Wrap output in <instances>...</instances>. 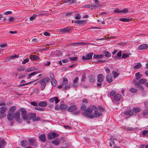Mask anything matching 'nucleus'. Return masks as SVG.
Masks as SVG:
<instances>
[{
    "label": "nucleus",
    "mask_w": 148,
    "mask_h": 148,
    "mask_svg": "<svg viewBox=\"0 0 148 148\" xmlns=\"http://www.w3.org/2000/svg\"><path fill=\"white\" fill-rule=\"evenodd\" d=\"M39 138L42 142H45L46 140V136L45 134H42L40 136Z\"/></svg>",
    "instance_id": "4be33fe9"
},
{
    "label": "nucleus",
    "mask_w": 148,
    "mask_h": 148,
    "mask_svg": "<svg viewBox=\"0 0 148 148\" xmlns=\"http://www.w3.org/2000/svg\"><path fill=\"white\" fill-rule=\"evenodd\" d=\"M98 109L100 111L102 112H104L105 111V109L101 106H98Z\"/></svg>",
    "instance_id": "8fccbe9b"
},
{
    "label": "nucleus",
    "mask_w": 148,
    "mask_h": 148,
    "mask_svg": "<svg viewBox=\"0 0 148 148\" xmlns=\"http://www.w3.org/2000/svg\"><path fill=\"white\" fill-rule=\"evenodd\" d=\"M129 56L128 54L125 53H123L122 56V58H125L127 57H128Z\"/></svg>",
    "instance_id": "864d4df0"
},
{
    "label": "nucleus",
    "mask_w": 148,
    "mask_h": 148,
    "mask_svg": "<svg viewBox=\"0 0 148 148\" xmlns=\"http://www.w3.org/2000/svg\"><path fill=\"white\" fill-rule=\"evenodd\" d=\"M112 74L114 75V78H116L119 75V74L115 71H113L112 72Z\"/></svg>",
    "instance_id": "c03bdc74"
},
{
    "label": "nucleus",
    "mask_w": 148,
    "mask_h": 148,
    "mask_svg": "<svg viewBox=\"0 0 148 148\" xmlns=\"http://www.w3.org/2000/svg\"><path fill=\"white\" fill-rule=\"evenodd\" d=\"M92 112V109L91 108H88L84 111V112L83 113V114L85 116L90 119H93L94 118V116L92 114H91Z\"/></svg>",
    "instance_id": "7ed1b4c3"
},
{
    "label": "nucleus",
    "mask_w": 148,
    "mask_h": 148,
    "mask_svg": "<svg viewBox=\"0 0 148 148\" xmlns=\"http://www.w3.org/2000/svg\"><path fill=\"white\" fill-rule=\"evenodd\" d=\"M133 83L135 84V86L136 87L141 89L143 90H144V87L143 86L138 84L137 82H136V80L134 79Z\"/></svg>",
    "instance_id": "9b49d317"
},
{
    "label": "nucleus",
    "mask_w": 148,
    "mask_h": 148,
    "mask_svg": "<svg viewBox=\"0 0 148 148\" xmlns=\"http://www.w3.org/2000/svg\"><path fill=\"white\" fill-rule=\"evenodd\" d=\"M14 118V113H12L11 112H9L7 115V119L9 121H11L13 120Z\"/></svg>",
    "instance_id": "f8f14e48"
},
{
    "label": "nucleus",
    "mask_w": 148,
    "mask_h": 148,
    "mask_svg": "<svg viewBox=\"0 0 148 148\" xmlns=\"http://www.w3.org/2000/svg\"><path fill=\"white\" fill-rule=\"evenodd\" d=\"M68 84V80L66 78H64L63 80L62 85L64 86L67 84Z\"/></svg>",
    "instance_id": "e433bc0d"
},
{
    "label": "nucleus",
    "mask_w": 148,
    "mask_h": 148,
    "mask_svg": "<svg viewBox=\"0 0 148 148\" xmlns=\"http://www.w3.org/2000/svg\"><path fill=\"white\" fill-rule=\"evenodd\" d=\"M92 108L93 110L95 112H97L98 108L96 107V106L95 105H93L92 106Z\"/></svg>",
    "instance_id": "09e8293b"
},
{
    "label": "nucleus",
    "mask_w": 148,
    "mask_h": 148,
    "mask_svg": "<svg viewBox=\"0 0 148 148\" xmlns=\"http://www.w3.org/2000/svg\"><path fill=\"white\" fill-rule=\"evenodd\" d=\"M21 115L23 119L25 120L32 119L34 121H39L40 119L39 117H36V115L35 113H29L27 114V111L25 109H21Z\"/></svg>",
    "instance_id": "f257e3e1"
},
{
    "label": "nucleus",
    "mask_w": 148,
    "mask_h": 148,
    "mask_svg": "<svg viewBox=\"0 0 148 148\" xmlns=\"http://www.w3.org/2000/svg\"><path fill=\"white\" fill-rule=\"evenodd\" d=\"M16 109V108L15 106H13L10 107L9 109V112H11L12 113H13L15 110Z\"/></svg>",
    "instance_id": "473e14b6"
},
{
    "label": "nucleus",
    "mask_w": 148,
    "mask_h": 148,
    "mask_svg": "<svg viewBox=\"0 0 148 148\" xmlns=\"http://www.w3.org/2000/svg\"><path fill=\"white\" fill-rule=\"evenodd\" d=\"M36 80H34V81H32L31 82H28V83H25V84H21V85H18V87H21L22 86H25V85H28V84H31L32 82H34V81H36Z\"/></svg>",
    "instance_id": "a19ab883"
},
{
    "label": "nucleus",
    "mask_w": 148,
    "mask_h": 148,
    "mask_svg": "<svg viewBox=\"0 0 148 148\" xmlns=\"http://www.w3.org/2000/svg\"><path fill=\"white\" fill-rule=\"evenodd\" d=\"M70 87V85H68L67 86H65L62 89L63 90H66L67 89H69Z\"/></svg>",
    "instance_id": "6e6d98bb"
},
{
    "label": "nucleus",
    "mask_w": 148,
    "mask_h": 148,
    "mask_svg": "<svg viewBox=\"0 0 148 148\" xmlns=\"http://www.w3.org/2000/svg\"><path fill=\"white\" fill-rule=\"evenodd\" d=\"M37 69L35 67H31L25 70V71L26 72H29L32 71H35Z\"/></svg>",
    "instance_id": "7c9ffc66"
},
{
    "label": "nucleus",
    "mask_w": 148,
    "mask_h": 148,
    "mask_svg": "<svg viewBox=\"0 0 148 148\" xmlns=\"http://www.w3.org/2000/svg\"><path fill=\"white\" fill-rule=\"evenodd\" d=\"M147 81V80L145 78H143L140 79L138 81V83L139 84H143L145 82Z\"/></svg>",
    "instance_id": "c756f323"
},
{
    "label": "nucleus",
    "mask_w": 148,
    "mask_h": 148,
    "mask_svg": "<svg viewBox=\"0 0 148 148\" xmlns=\"http://www.w3.org/2000/svg\"><path fill=\"white\" fill-rule=\"evenodd\" d=\"M124 114L125 115H129L132 116L133 114V112L132 110H130L128 111H125L124 112Z\"/></svg>",
    "instance_id": "6ab92c4d"
},
{
    "label": "nucleus",
    "mask_w": 148,
    "mask_h": 148,
    "mask_svg": "<svg viewBox=\"0 0 148 148\" xmlns=\"http://www.w3.org/2000/svg\"><path fill=\"white\" fill-rule=\"evenodd\" d=\"M59 136V134L55 132H53L48 134V139L49 140H51L54 138H56Z\"/></svg>",
    "instance_id": "20e7f679"
},
{
    "label": "nucleus",
    "mask_w": 148,
    "mask_h": 148,
    "mask_svg": "<svg viewBox=\"0 0 148 148\" xmlns=\"http://www.w3.org/2000/svg\"><path fill=\"white\" fill-rule=\"evenodd\" d=\"M83 7L88 8H90L92 10L93 9L97 7V6L94 4H86L83 6Z\"/></svg>",
    "instance_id": "1a4fd4ad"
},
{
    "label": "nucleus",
    "mask_w": 148,
    "mask_h": 148,
    "mask_svg": "<svg viewBox=\"0 0 148 148\" xmlns=\"http://www.w3.org/2000/svg\"><path fill=\"white\" fill-rule=\"evenodd\" d=\"M82 77L81 79L82 82H84L85 81L86 75L85 74H83L82 76Z\"/></svg>",
    "instance_id": "5fc2aeb1"
},
{
    "label": "nucleus",
    "mask_w": 148,
    "mask_h": 148,
    "mask_svg": "<svg viewBox=\"0 0 148 148\" xmlns=\"http://www.w3.org/2000/svg\"><path fill=\"white\" fill-rule=\"evenodd\" d=\"M29 141L30 144L34 146H35L36 145L35 140L33 139H30Z\"/></svg>",
    "instance_id": "bb28decb"
},
{
    "label": "nucleus",
    "mask_w": 148,
    "mask_h": 148,
    "mask_svg": "<svg viewBox=\"0 0 148 148\" xmlns=\"http://www.w3.org/2000/svg\"><path fill=\"white\" fill-rule=\"evenodd\" d=\"M136 80L139 79L140 77H142V75L140 74L139 72L136 73Z\"/></svg>",
    "instance_id": "c85d7f7f"
},
{
    "label": "nucleus",
    "mask_w": 148,
    "mask_h": 148,
    "mask_svg": "<svg viewBox=\"0 0 148 148\" xmlns=\"http://www.w3.org/2000/svg\"><path fill=\"white\" fill-rule=\"evenodd\" d=\"M21 146L23 147H25L27 145V142L25 140H23L21 142Z\"/></svg>",
    "instance_id": "5701e85b"
},
{
    "label": "nucleus",
    "mask_w": 148,
    "mask_h": 148,
    "mask_svg": "<svg viewBox=\"0 0 148 148\" xmlns=\"http://www.w3.org/2000/svg\"><path fill=\"white\" fill-rule=\"evenodd\" d=\"M102 115V113L101 112H95L94 113V114L93 115V116H94V117H98L99 116H101Z\"/></svg>",
    "instance_id": "4c0bfd02"
},
{
    "label": "nucleus",
    "mask_w": 148,
    "mask_h": 148,
    "mask_svg": "<svg viewBox=\"0 0 148 148\" xmlns=\"http://www.w3.org/2000/svg\"><path fill=\"white\" fill-rule=\"evenodd\" d=\"M60 143V139L59 138H57L54 140L52 141L51 143L57 146Z\"/></svg>",
    "instance_id": "dca6fc26"
},
{
    "label": "nucleus",
    "mask_w": 148,
    "mask_h": 148,
    "mask_svg": "<svg viewBox=\"0 0 148 148\" xmlns=\"http://www.w3.org/2000/svg\"><path fill=\"white\" fill-rule=\"evenodd\" d=\"M67 108V106L64 104H61L60 106V109L62 110L66 109Z\"/></svg>",
    "instance_id": "c9c22d12"
},
{
    "label": "nucleus",
    "mask_w": 148,
    "mask_h": 148,
    "mask_svg": "<svg viewBox=\"0 0 148 148\" xmlns=\"http://www.w3.org/2000/svg\"><path fill=\"white\" fill-rule=\"evenodd\" d=\"M36 15H34L33 16H31L29 18V20L30 21H33V20L35 19L36 17Z\"/></svg>",
    "instance_id": "0e129e2a"
},
{
    "label": "nucleus",
    "mask_w": 148,
    "mask_h": 148,
    "mask_svg": "<svg viewBox=\"0 0 148 148\" xmlns=\"http://www.w3.org/2000/svg\"><path fill=\"white\" fill-rule=\"evenodd\" d=\"M77 109V107L75 105H73L68 108L67 111L69 112H72L75 110Z\"/></svg>",
    "instance_id": "9d476101"
},
{
    "label": "nucleus",
    "mask_w": 148,
    "mask_h": 148,
    "mask_svg": "<svg viewBox=\"0 0 148 148\" xmlns=\"http://www.w3.org/2000/svg\"><path fill=\"white\" fill-rule=\"evenodd\" d=\"M24 109V108H21L20 110H18L15 113L14 115L15 119L17 121L20 120V114H21V109Z\"/></svg>",
    "instance_id": "423d86ee"
},
{
    "label": "nucleus",
    "mask_w": 148,
    "mask_h": 148,
    "mask_svg": "<svg viewBox=\"0 0 148 148\" xmlns=\"http://www.w3.org/2000/svg\"><path fill=\"white\" fill-rule=\"evenodd\" d=\"M79 79V77H75L73 80V86L74 87H76L77 86V81Z\"/></svg>",
    "instance_id": "aec40b11"
},
{
    "label": "nucleus",
    "mask_w": 148,
    "mask_h": 148,
    "mask_svg": "<svg viewBox=\"0 0 148 148\" xmlns=\"http://www.w3.org/2000/svg\"><path fill=\"white\" fill-rule=\"evenodd\" d=\"M7 108L6 107H2L0 108V113L4 114L7 110Z\"/></svg>",
    "instance_id": "a211bd4d"
},
{
    "label": "nucleus",
    "mask_w": 148,
    "mask_h": 148,
    "mask_svg": "<svg viewBox=\"0 0 148 148\" xmlns=\"http://www.w3.org/2000/svg\"><path fill=\"white\" fill-rule=\"evenodd\" d=\"M114 98L115 100L119 101L121 98V95L120 94H117L114 96Z\"/></svg>",
    "instance_id": "412c9836"
},
{
    "label": "nucleus",
    "mask_w": 148,
    "mask_h": 148,
    "mask_svg": "<svg viewBox=\"0 0 148 148\" xmlns=\"http://www.w3.org/2000/svg\"><path fill=\"white\" fill-rule=\"evenodd\" d=\"M129 91L130 92L133 93H136L137 92V89L133 88H131L130 89Z\"/></svg>",
    "instance_id": "37998d69"
},
{
    "label": "nucleus",
    "mask_w": 148,
    "mask_h": 148,
    "mask_svg": "<svg viewBox=\"0 0 148 148\" xmlns=\"http://www.w3.org/2000/svg\"><path fill=\"white\" fill-rule=\"evenodd\" d=\"M104 77L102 74H100L97 75V80L98 82L102 83L103 81Z\"/></svg>",
    "instance_id": "6e6552de"
},
{
    "label": "nucleus",
    "mask_w": 148,
    "mask_h": 148,
    "mask_svg": "<svg viewBox=\"0 0 148 148\" xmlns=\"http://www.w3.org/2000/svg\"><path fill=\"white\" fill-rule=\"evenodd\" d=\"M142 66V65L140 63H138L136 65L133 67L134 69H140Z\"/></svg>",
    "instance_id": "2f4dec72"
},
{
    "label": "nucleus",
    "mask_w": 148,
    "mask_h": 148,
    "mask_svg": "<svg viewBox=\"0 0 148 148\" xmlns=\"http://www.w3.org/2000/svg\"><path fill=\"white\" fill-rule=\"evenodd\" d=\"M29 58L32 60H37L39 59V57L36 55H30Z\"/></svg>",
    "instance_id": "4468645a"
},
{
    "label": "nucleus",
    "mask_w": 148,
    "mask_h": 148,
    "mask_svg": "<svg viewBox=\"0 0 148 148\" xmlns=\"http://www.w3.org/2000/svg\"><path fill=\"white\" fill-rule=\"evenodd\" d=\"M86 105L84 104H83L80 108L81 110L82 111H84L86 110Z\"/></svg>",
    "instance_id": "49530a36"
},
{
    "label": "nucleus",
    "mask_w": 148,
    "mask_h": 148,
    "mask_svg": "<svg viewBox=\"0 0 148 148\" xmlns=\"http://www.w3.org/2000/svg\"><path fill=\"white\" fill-rule=\"evenodd\" d=\"M49 101L50 102H53L54 101H55V103L56 104L59 102L60 100L58 99L57 97H54L50 99L49 100Z\"/></svg>",
    "instance_id": "ddd939ff"
},
{
    "label": "nucleus",
    "mask_w": 148,
    "mask_h": 148,
    "mask_svg": "<svg viewBox=\"0 0 148 148\" xmlns=\"http://www.w3.org/2000/svg\"><path fill=\"white\" fill-rule=\"evenodd\" d=\"M132 111L134 113H137L140 111V108L138 107L133 108Z\"/></svg>",
    "instance_id": "cd10ccee"
},
{
    "label": "nucleus",
    "mask_w": 148,
    "mask_h": 148,
    "mask_svg": "<svg viewBox=\"0 0 148 148\" xmlns=\"http://www.w3.org/2000/svg\"><path fill=\"white\" fill-rule=\"evenodd\" d=\"M106 81L109 83H110L112 81V77L111 75H108L106 77Z\"/></svg>",
    "instance_id": "f3484780"
},
{
    "label": "nucleus",
    "mask_w": 148,
    "mask_h": 148,
    "mask_svg": "<svg viewBox=\"0 0 148 148\" xmlns=\"http://www.w3.org/2000/svg\"><path fill=\"white\" fill-rule=\"evenodd\" d=\"M122 55L121 51H120L117 54V57H120Z\"/></svg>",
    "instance_id": "774afa93"
},
{
    "label": "nucleus",
    "mask_w": 148,
    "mask_h": 148,
    "mask_svg": "<svg viewBox=\"0 0 148 148\" xmlns=\"http://www.w3.org/2000/svg\"><path fill=\"white\" fill-rule=\"evenodd\" d=\"M29 61V59L28 58H26L25 59L23 60L22 62V64H25L26 62H28Z\"/></svg>",
    "instance_id": "4d7b16f0"
},
{
    "label": "nucleus",
    "mask_w": 148,
    "mask_h": 148,
    "mask_svg": "<svg viewBox=\"0 0 148 148\" xmlns=\"http://www.w3.org/2000/svg\"><path fill=\"white\" fill-rule=\"evenodd\" d=\"M36 110H42L43 111L44 110V109L43 108H40V107H36L34 108Z\"/></svg>",
    "instance_id": "13d9d810"
},
{
    "label": "nucleus",
    "mask_w": 148,
    "mask_h": 148,
    "mask_svg": "<svg viewBox=\"0 0 148 148\" xmlns=\"http://www.w3.org/2000/svg\"><path fill=\"white\" fill-rule=\"evenodd\" d=\"M6 145L5 142L4 140L1 141L0 142V148H4V146Z\"/></svg>",
    "instance_id": "a878e982"
},
{
    "label": "nucleus",
    "mask_w": 148,
    "mask_h": 148,
    "mask_svg": "<svg viewBox=\"0 0 148 148\" xmlns=\"http://www.w3.org/2000/svg\"><path fill=\"white\" fill-rule=\"evenodd\" d=\"M31 104L32 105L34 106H38V104L37 103L34 102V101H32L31 102Z\"/></svg>",
    "instance_id": "338daca9"
},
{
    "label": "nucleus",
    "mask_w": 148,
    "mask_h": 148,
    "mask_svg": "<svg viewBox=\"0 0 148 148\" xmlns=\"http://www.w3.org/2000/svg\"><path fill=\"white\" fill-rule=\"evenodd\" d=\"M71 31V28L69 27L65 28L60 29L59 30V32L61 34L70 33Z\"/></svg>",
    "instance_id": "39448f33"
},
{
    "label": "nucleus",
    "mask_w": 148,
    "mask_h": 148,
    "mask_svg": "<svg viewBox=\"0 0 148 148\" xmlns=\"http://www.w3.org/2000/svg\"><path fill=\"white\" fill-rule=\"evenodd\" d=\"M103 55H94L93 56V58L95 59H99L102 58L103 57Z\"/></svg>",
    "instance_id": "72a5a7b5"
},
{
    "label": "nucleus",
    "mask_w": 148,
    "mask_h": 148,
    "mask_svg": "<svg viewBox=\"0 0 148 148\" xmlns=\"http://www.w3.org/2000/svg\"><path fill=\"white\" fill-rule=\"evenodd\" d=\"M51 84L53 86H55L56 85L57 81L56 80L54 79H53L51 81Z\"/></svg>",
    "instance_id": "79ce46f5"
},
{
    "label": "nucleus",
    "mask_w": 148,
    "mask_h": 148,
    "mask_svg": "<svg viewBox=\"0 0 148 148\" xmlns=\"http://www.w3.org/2000/svg\"><path fill=\"white\" fill-rule=\"evenodd\" d=\"M86 22L85 21L83 20V21H79V24L80 25H83V24H84L86 23Z\"/></svg>",
    "instance_id": "69168bd1"
},
{
    "label": "nucleus",
    "mask_w": 148,
    "mask_h": 148,
    "mask_svg": "<svg viewBox=\"0 0 148 148\" xmlns=\"http://www.w3.org/2000/svg\"><path fill=\"white\" fill-rule=\"evenodd\" d=\"M40 72V71L34 72H32V73L29 74V76H33L35 75Z\"/></svg>",
    "instance_id": "de8ad7c7"
},
{
    "label": "nucleus",
    "mask_w": 148,
    "mask_h": 148,
    "mask_svg": "<svg viewBox=\"0 0 148 148\" xmlns=\"http://www.w3.org/2000/svg\"><path fill=\"white\" fill-rule=\"evenodd\" d=\"M116 93V92L115 91L113 90L110 93V95L111 96H114Z\"/></svg>",
    "instance_id": "a18cd8bd"
},
{
    "label": "nucleus",
    "mask_w": 148,
    "mask_h": 148,
    "mask_svg": "<svg viewBox=\"0 0 148 148\" xmlns=\"http://www.w3.org/2000/svg\"><path fill=\"white\" fill-rule=\"evenodd\" d=\"M120 20L121 21L126 22H129L130 20V19L126 18H122L120 19Z\"/></svg>",
    "instance_id": "f704fd0d"
},
{
    "label": "nucleus",
    "mask_w": 148,
    "mask_h": 148,
    "mask_svg": "<svg viewBox=\"0 0 148 148\" xmlns=\"http://www.w3.org/2000/svg\"><path fill=\"white\" fill-rule=\"evenodd\" d=\"M93 55V53H91L87 54L86 56H82V59L84 60H90L92 58Z\"/></svg>",
    "instance_id": "0eeeda50"
},
{
    "label": "nucleus",
    "mask_w": 148,
    "mask_h": 148,
    "mask_svg": "<svg viewBox=\"0 0 148 148\" xmlns=\"http://www.w3.org/2000/svg\"><path fill=\"white\" fill-rule=\"evenodd\" d=\"M148 48V46L147 44H143L138 47V49L139 50H143L147 49Z\"/></svg>",
    "instance_id": "2eb2a0df"
},
{
    "label": "nucleus",
    "mask_w": 148,
    "mask_h": 148,
    "mask_svg": "<svg viewBox=\"0 0 148 148\" xmlns=\"http://www.w3.org/2000/svg\"><path fill=\"white\" fill-rule=\"evenodd\" d=\"M69 59L71 61H76L77 60V57H70Z\"/></svg>",
    "instance_id": "3c124183"
},
{
    "label": "nucleus",
    "mask_w": 148,
    "mask_h": 148,
    "mask_svg": "<svg viewBox=\"0 0 148 148\" xmlns=\"http://www.w3.org/2000/svg\"><path fill=\"white\" fill-rule=\"evenodd\" d=\"M75 18L77 20L80 19L81 18V17L79 14H77V15L75 16Z\"/></svg>",
    "instance_id": "680f3d73"
},
{
    "label": "nucleus",
    "mask_w": 148,
    "mask_h": 148,
    "mask_svg": "<svg viewBox=\"0 0 148 148\" xmlns=\"http://www.w3.org/2000/svg\"><path fill=\"white\" fill-rule=\"evenodd\" d=\"M148 133V130H144L142 133V135L143 136H145L146 135H147Z\"/></svg>",
    "instance_id": "e2e57ef3"
},
{
    "label": "nucleus",
    "mask_w": 148,
    "mask_h": 148,
    "mask_svg": "<svg viewBox=\"0 0 148 148\" xmlns=\"http://www.w3.org/2000/svg\"><path fill=\"white\" fill-rule=\"evenodd\" d=\"M25 69V68L22 66H21L17 68V70L18 72L24 71Z\"/></svg>",
    "instance_id": "58836bf2"
},
{
    "label": "nucleus",
    "mask_w": 148,
    "mask_h": 148,
    "mask_svg": "<svg viewBox=\"0 0 148 148\" xmlns=\"http://www.w3.org/2000/svg\"><path fill=\"white\" fill-rule=\"evenodd\" d=\"M95 81L94 77L92 76L90 77L89 78V81L91 82H94Z\"/></svg>",
    "instance_id": "052dcab7"
},
{
    "label": "nucleus",
    "mask_w": 148,
    "mask_h": 148,
    "mask_svg": "<svg viewBox=\"0 0 148 148\" xmlns=\"http://www.w3.org/2000/svg\"><path fill=\"white\" fill-rule=\"evenodd\" d=\"M50 79L48 77H45L39 81V83L40 84L41 89L43 90L46 86V84L49 82Z\"/></svg>",
    "instance_id": "f03ea898"
},
{
    "label": "nucleus",
    "mask_w": 148,
    "mask_h": 148,
    "mask_svg": "<svg viewBox=\"0 0 148 148\" xmlns=\"http://www.w3.org/2000/svg\"><path fill=\"white\" fill-rule=\"evenodd\" d=\"M86 43L82 42L74 43L72 44L71 45H73L79 46L80 45H86Z\"/></svg>",
    "instance_id": "b1692460"
},
{
    "label": "nucleus",
    "mask_w": 148,
    "mask_h": 148,
    "mask_svg": "<svg viewBox=\"0 0 148 148\" xmlns=\"http://www.w3.org/2000/svg\"><path fill=\"white\" fill-rule=\"evenodd\" d=\"M148 113V110L146 109L144 110L143 112V115L145 116Z\"/></svg>",
    "instance_id": "603ef678"
},
{
    "label": "nucleus",
    "mask_w": 148,
    "mask_h": 148,
    "mask_svg": "<svg viewBox=\"0 0 148 148\" xmlns=\"http://www.w3.org/2000/svg\"><path fill=\"white\" fill-rule=\"evenodd\" d=\"M47 103L44 101L39 102L38 103V106L41 107L45 106H47Z\"/></svg>",
    "instance_id": "393cba45"
},
{
    "label": "nucleus",
    "mask_w": 148,
    "mask_h": 148,
    "mask_svg": "<svg viewBox=\"0 0 148 148\" xmlns=\"http://www.w3.org/2000/svg\"><path fill=\"white\" fill-rule=\"evenodd\" d=\"M51 62L50 61H47L46 62L43 63V65L45 66H47L49 65L50 64Z\"/></svg>",
    "instance_id": "bf43d9fd"
},
{
    "label": "nucleus",
    "mask_w": 148,
    "mask_h": 148,
    "mask_svg": "<svg viewBox=\"0 0 148 148\" xmlns=\"http://www.w3.org/2000/svg\"><path fill=\"white\" fill-rule=\"evenodd\" d=\"M104 52L105 56L106 57L109 58L111 56V54L108 52L106 51H104Z\"/></svg>",
    "instance_id": "ea45409f"
}]
</instances>
